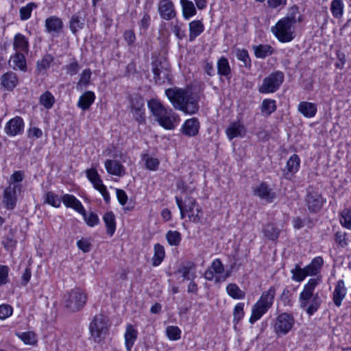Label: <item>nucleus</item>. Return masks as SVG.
<instances>
[{
    "mask_svg": "<svg viewBox=\"0 0 351 351\" xmlns=\"http://www.w3.org/2000/svg\"><path fill=\"white\" fill-rule=\"evenodd\" d=\"M199 122L197 118L187 119L182 126V133L187 136H195L199 132Z\"/></svg>",
    "mask_w": 351,
    "mask_h": 351,
    "instance_id": "14",
    "label": "nucleus"
},
{
    "mask_svg": "<svg viewBox=\"0 0 351 351\" xmlns=\"http://www.w3.org/2000/svg\"><path fill=\"white\" fill-rule=\"evenodd\" d=\"M275 295L276 289L274 287H271L267 291L262 293L258 302L269 309L274 303Z\"/></svg>",
    "mask_w": 351,
    "mask_h": 351,
    "instance_id": "27",
    "label": "nucleus"
},
{
    "mask_svg": "<svg viewBox=\"0 0 351 351\" xmlns=\"http://www.w3.org/2000/svg\"><path fill=\"white\" fill-rule=\"evenodd\" d=\"M217 74L230 80L232 77L231 68L228 59L226 57H221L217 62Z\"/></svg>",
    "mask_w": 351,
    "mask_h": 351,
    "instance_id": "26",
    "label": "nucleus"
},
{
    "mask_svg": "<svg viewBox=\"0 0 351 351\" xmlns=\"http://www.w3.org/2000/svg\"><path fill=\"white\" fill-rule=\"evenodd\" d=\"M292 274V279L296 282L302 281L307 276L304 268H301L298 265L291 271Z\"/></svg>",
    "mask_w": 351,
    "mask_h": 351,
    "instance_id": "50",
    "label": "nucleus"
},
{
    "mask_svg": "<svg viewBox=\"0 0 351 351\" xmlns=\"http://www.w3.org/2000/svg\"><path fill=\"white\" fill-rule=\"evenodd\" d=\"M166 239L170 245L178 246L180 243L182 237L178 231L169 230L166 234Z\"/></svg>",
    "mask_w": 351,
    "mask_h": 351,
    "instance_id": "47",
    "label": "nucleus"
},
{
    "mask_svg": "<svg viewBox=\"0 0 351 351\" xmlns=\"http://www.w3.org/2000/svg\"><path fill=\"white\" fill-rule=\"evenodd\" d=\"M230 140L237 136H242L245 133V126L239 121L232 123L226 130Z\"/></svg>",
    "mask_w": 351,
    "mask_h": 351,
    "instance_id": "23",
    "label": "nucleus"
},
{
    "mask_svg": "<svg viewBox=\"0 0 351 351\" xmlns=\"http://www.w3.org/2000/svg\"><path fill=\"white\" fill-rule=\"evenodd\" d=\"M9 64L14 70H20L25 72L27 64L25 53L16 52L9 60Z\"/></svg>",
    "mask_w": 351,
    "mask_h": 351,
    "instance_id": "16",
    "label": "nucleus"
},
{
    "mask_svg": "<svg viewBox=\"0 0 351 351\" xmlns=\"http://www.w3.org/2000/svg\"><path fill=\"white\" fill-rule=\"evenodd\" d=\"M161 66H164L161 61H156L155 62L152 63V72L154 74V80L155 82L158 84H161Z\"/></svg>",
    "mask_w": 351,
    "mask_h": 351,
    "instance_id": "58",
    "label": "nucleus"
},
{
    "mask_svg": "<svg viewBox=\"0 0 351 351\" xmlns=\"http://www.w3.org/2000/svg\"><path fill=\"white\" fill-rule=\"evenodd\" d=\"M36 8L37 5L33 2L29 3L25 6L21 7L19 10L20 19L22 21L29 19L31 17L32 10Z\"/></svg>",
    "mask_w": 351,
    "mask_h": 351,
    "instance_id": "45",
    "label": "nucleus"
},
{
    "mask_svg": "<svg viewBox=\"0 0 351 351\" xmlns=\"http://www.w3.org/2000/svg\"><path fill=\"white\" fill-rule=\"evenodd\" d=\"M158 12L160 18L167 21L176 16L174 5L171 0H160L158 5Z\"/></svg>",
    "mask_w": 351,
    "mask_h": 351,
    "instance_id": "9",
    "label": "nucleus"
},
{
    "mask_svg": "<svg viewBox=\"0 0 351 351\" xmlns=\"http://www.w3.org/2000/svg\"><path fill=\"white\" fill-rule=\"evenodd\" d=\"M228 294L234 299H243L245 293L238 285L234 283L229 284L226 287Z\"/></svg>",
    "mask_w": 351,
    "mask_h": 351,
    "instance_id": "42",
    "label": "nucleus"
},
{
    "mask_svg": "<svg viewBox=\"0 0 351 351\" xmlns=\"http://www.w3.org/2000/svg\"><path fill=\"white\" fill-rule=\"evenodd\" d=\"M298 111L306 118H312L317 113V105L308 101H301L298 108Z\"/></svg>",
    "mask_w": 351,
    "mask_h": 351,
    "instance_id": "24",
    "label": "nucleus"
},
{
    "mask_svg": "<svg viewBox=\"0 0 351 351\" xmlns=\"http://www.w3.org/2000/svg\"><path fill=\"white\" fill-rule=\"evenodd\" d=\"M335 241L341 247L348 245V234L345 232L338 231L335 234Z\"/></svg>",
    "mask_w": 351,
    "mask_h": 351,
    "instance_id": "59",
    "label": "nucleus"
},
{
    "mask_svg": "<svg viewBox=\"0 0 351 351\" xmlns=\"http://www.w3.org/2000/svg\"><path fill=\"white\" fill-rule=\"evenodd\" d=\"M19 80L16 74L12 71H8L1 77V84L7 90H12L18 84Z\"/></svg>",
    "mask_w": 351,
    "mask_h": 351,
    "instance_id": "15",
    "label": "nucleus"
},
{
    "mask_svg": "<svg viewBox=\"0 0 351 351\" xmlns=\"http://www.w3.org/2000/svg\"><path fill=\"white\" fill-rule=\"evenodd\" d=\"M62 198H60L58 195L52 191H49L46 193L45 202L50 204L51 206L58 208L60 206Z\"/></svg>",
    "mask_w": 351,
    "mask_h": 351,
    "instance_id": "49",
    "label": "nucleus"
},
{
    "mask_svg": "<svg viewBox=\"0 0 351 351\" xmlns=\"http://www.w3.org/2000/svg\"><path fill=\"white\" fill-rule=\"evenodd\" d=\"M13 47L16 52L28 53L29 42L27 38L22 34H16L14 38Z\"/></svg>",
    "mask_w": 351,
    "mask_h": 351,
    "instance_id": "18",
    "label": "nucleus"
},
{
    "mask_svg": "<svg viewBox=\"0 0 351 351\" xmlns=\"http://www.w3.org/2000/svg\"><path fill=\"white\" fill-rule=\"evenodd\" d=\"M91 71L89 69H84L80 75V78L77 84V88L82 89V86H86L90 83Z\"/></svg>",
    "mask_w": 351,
    "mask_h": 351,
    "instance_id": "51",
    "label": "nucleus"
},
{
    "mask_svg": "<svg viewBox=\"0 0 351 351\" xmlns=\"http://www.w3.org/2000/svg\"><path fill=\"white\" fill-rule=\"evenodd\" d=\"M197 205V202L192 197H186L183 201V206L187 213L191 214L194 211V207Z\"/></svg>",
    "mask_w": 351,
    "mask_h": 351,
    "instance_id": "60",
    "label": "nucleus"
},
{
    "mask_svg": "<svg viewBox=\"0 0 351 351\" xmlns=\"http://www.w3.org/2000/svg\"><path fill=\"white\" fill-rule=\"evenodd\" d=\"M95 99V93L93 91L87 90L80 97L77 106L84 111L87 110L94 103Z\"/></svg>",
    "mask_w": 351,
    "mask_h": 351,
    "instance_id": "22",
    "label": "nucleus"
},
{
    "mask_svg": "<svg viewBox=\"0 0 351 351\" xmlns=\"http://www.w3.org/2000/svg\"><path fill=\"white\" fill-rule=\"evenodd\" d=\"M80 213L83 215L84 219L86 222L87 225L90 227H93L97 225L99 222L98 215L93 212H90L88 215H87L86 210H84V213Z\"/></svg>",
    "mask_w": 351,
    "mask_h": 351,
    "instance_id": "56",
    "label": "nucleus"
},
{
    "mask_svg": "<svg viewBox=\"0 0 351 351\" xmlns=\"http://www.w3.org/2000/svg\"><path fill=\"white\" fill-rule=\"evenodd\" d=\"M159 124L167 130H173L175 128L174 121H176V117L173 112L167 113L157 119Z\"/></svg>",
    "mask_w": 351,
    "mask_h": 351,
    "instance_id": "33",
    "label": "nucleus"
},
{
    "mask_svg": "<svg viewBox=\"0 0 351 351\" xmlns=\"http://www.w3.org/2000/svg\"><path fill=\"white\" fill-rule=\"evenodd\" d=\"M87 295L80 288H75L66 292L63 297L64 307L71 312L80 311L86 304Z\"/></svg>",
    "mask_w": 351,
    "mask_h": 351,
    "instance_id": "3",
    "label": "nucleus"
},
{
    "mask_svg": "<svg viewBox=\"0 0 351 351\" xmlns=\"http://www.w3.org/2000/svg\"><path fill=\"white\" fill-rule=\"evenodd\" d=\"M297 14H298V8L294 5L290 8L287 16L280 19L274 26L271 27V32L280 42L289 43L294 39L295 35L293 25L302 20L300 15L297 18Z\"/></svg>",
    "mask_w": 351,
    "mask_h": 351,
    "instance_id": "2",
    "label": "nucleus"
},
{
    "mask_svg": "<svg viewBox=\"0 0 351 351\" xmlns=\"http://www.w3.org/2000/svg\"><path fill=\"white\" fill-rule=\"evenodd\" d=\"M16 189L20 190V185L10 182L9 186L5 188L3 193V202L6 207L9 209H12L16 205Z\"/></svg>",
    "mask_w": 351,
    "mask_h": 351,
    "instance_id": "12",
    "label": "nucleus"
},
{
    "mask_svg": "<svg viewBox=\"0 0 351 351\" xmlns=\"http://www.w3.org/2000/svg\"><path fill=\"white\" fill-rule=\"evenodd\" d=\"M276 101L273 99H264L261 105V112L266 116H269L272 112L276 111Z\"/></svg>",
    "mask_w": 351,
    "mask_h": 351,
    "instance_id": "44",
    "label": "nucleus"
},
{
    "mask_svg": "<svg viewBox=\"0 0 351 351\" xmlns=\"http://www.w3.org/2000/svg\"><path fill=\"white\" fill-rule=\"evenodd\" d=\"M79 69L80 66L75 59H74L69 64L66 66V73L71 75L77 74Z\"/></svg>",
    "mask_w": 351,
    "mask_h": 351,
    "instance_id": "64",
    "label": "nucleus"
},
{
    "mask_svg": "<svg viewBox=\"0 0 351 351\" xmlns=\"http://www.w3.org/2000/svg\"><path fill=\"white\" fill-rule=\"evenodd\" d=\"M314 295H315L303 290L300 295V306L302 308L307 307L309 304V300L313 298Z\"/></svg>",
    "mask_w": 351,
    "mask_h": 351,
    "instance_id": "61",
    "label": "nucleus"
},
{
    "mask_svg": "<svg viewBox=\"0 0 351 351\" xmlns=\"http://www.w3.org/2000/svg\"><path fill=\"white\" fill-rule=\"evenodd\" d=\"M16 335L25 344L35 345L37 343L36 335L32 331L16 332Z\"/></svg>",
    "mask_w": 351,
    "mask_h": 351,
    "instance_id": "41",
    "label": "nucleus"
},
{
    "mask_svg": "<svg viewBox=\"0 0 351 351\" xmlns=\"http://www.w3.org/2000/svg\"><path fill=\"white\" fill-rule=\"evenodd\" d=\"M103 220L107 228V234L110 237H112L116 230L115 217L114 213L112 211L106 213L103 217Z\"/></svg>",
    "mask_w": 351,
    "mask_h": 351,
    "instance_id": "32",
    "label": "nucleus"
},
{
    "mask_svg": "<svg viewBox=\"0 0 351 351\" xmlns=\"http://www.w3.org/2000/svg\"><path fill=\"white\" fill-rule=\"evenodd\" d=\"M142 160L145 162V168L149 171H157L159 167L160 160L145 153L142 154Z\"/></svg>",
    "mask_w": 351,
    "mask_h": 351,
    "instance_id": "35",
    "label": "nucleus"
},
{
    "mask_svg": "<svg viewBox=\"0 0 351 351\" xmlns=\"http://www.w3.org/2000/svg\"><path fill=\"white\" fill-rule=\"evenodd\" d=\"M138 332L132 324H128L125 332V344L128 351H131L135 341L137 339Z\"/></svg>",
    "mask_w": 351,
    "mask_h": 351,
    "instance_id": "28",
    "label": "nucleus"
},
{
    "mask_svg": "<svg viewBox=\"0 0 351 351\" xmlns=\"http://www.w3.org/2000/svg\"><path fill=\"white\" fill-rule=\"evenodd\" d=\"M86 176L89 181L93 184L94 188L97 191L101 189V187L106 186L103 184V182L95 169L91 168L86 170Z\"/></svg>",
    "mask_w": 351,
    "mask_h": 351,
    "instance_id": "31",
    "label": "nucleus"
},
{
    "mask_svg": "<svg viewBox=\"0 0 351 351\" xmlns=\"http://www.w3.org/2000/svg\"><path fill=\"white\" fill-rule=\"evenodd\" d=\"M344 3L343 0H332L330 4L332 15L335 19H341L343 14Z\"/></svg>",
    "mask_w": 351,
    "mask_h": 351,
    "instance_id": "37",
    "label": "nucleus"
},
{
    "mask_svg": "<svg viewBox=\"0 0 351 351\" xmlns=\"http://www.w3.org/2000/svg\"><path fill=\"white\" fill-rule=\"evenodd\" d=\"M105 167L109 174L123 176L125 171L124 167L117 160H106Z\"/></svg>",
    "mask_w": 351,
    "mask_h": 351,
    "instance_id": "21",
    "label": "nucleus"
},
{
    "mask_svg": "<svg viewBox=\"0 0 351 351\" xmlns=\"http://www.w3.org/2000/svg\"><path fill=\"white\" fill-rule=\"evenodd\" d=\"M165 95L175 109L186 114H195L199 110L198 98L187 90L173 87L165 90Z\"/></svg>",
    "mask_w": 351,
    "mask_h": 351,
    "instance_id": "1",
    "label": "nucleus"
},
{
    "mask_svg": "<svg viewBox=\"0 0 351 351\" xmlns=\"http://www.w3.org/2000/svg\"><path fill=\"white\" fill-rule=\"evenodd\" d=\"M9 267L6 265H0V286L8 282Z\"/></svg>",
    "mask_w": 351,
    "mask_h": 351,
    "instance_id": "63",
    "label": "nucleus"
},
{
    "mask_svg": "<svg viewBox=\"0 0 351 351\" xmlns=\"http://www.w3.org/2000/svg\"><path fill=\"white\" fill-rule=\"evenodd\" d=\"M189 40L193 42L204 30V25L199 20L193 21L189 25Z\"/></svg>",
    "mask_w": 351,
    "mask_h": 351,
    "instance_id": "29",
    "label": "nucleus"
},
{
    "mask_svg": "<svg viewBox=\"0 0 351 351\" xmlns=\"http://www.w3.org/2000/svg\"><path fill=\"white\" fill-rule=\"evenodd\" d=\"M236 56L238 60L243 63L244 66L247 68L251 66V60L246 49H237Z\"/></svg>",
    "mask_w": 351,
    "mask_h": 351,
    "instance_id": "53",
    "label": "nucleus"
},
{
    "mask_svg": "<svg viewBox=\"0 0 351 351\" xmlns=\"http://www.w3.org/2000/svg\"><path fill=\"white\" fill-rule=\"evenodd\" d=\"M182 6L183 16L188 20L196 14V10L192 1L189 0H180Z\"/></svg>",
    "mask_w": 351,
    "mask_h": 351,
    "instance_id": "38",
    "label": "nucleus"
},
{
    "mask_svg": "<svg viewBox=\"0 0 351 351\" xmlns=\"http://www.w3.org/2000/svg\"><path fill=\"white\" fill-rule=\"evenodd\" d=\"M24 129V122L21 117H15L7 122L5 132L8 136H16L22 134Z\"/></svg>",
    "mask_w": 351,
    "mask_h": 351,
    "instance_id": "11",
    "label": "nucleus"
},
{
    "mask_svg": "<svg viewBox=\"0 0 351 351\" xmlns=\"http://www.w3.org/2000/svg\"><path fill=\"white\" fill-rule=\"evenodd\" d=\"M347 293V289L343 280H339L333 291V302L335 304L339 307L341 305L342 300L344 299Z\"/></svg>",
    "mask_w": 351,
    "mask_h": 351,
    "instance_id": "20",
    "label": "nucleus"
},
{
    "mask_svg": "<svg viewBox=\"0 0 351 351\" xmlns=\"http://www.w3.org/2000/svg\"><path fill=\"white\" fill-rule=\"evenodd\" d=\"M46 32L48 33H60L63 28V22L61 19L56 16L48 17L45 20Z\"/></svg>",
    "mask_w": 351,
    "mask_h": 351,
    "instance_id": "19",
    "label": "nucleus"
},
{
    "mask_svg": "<svg viewBox=\"0 0 351 351\" xmlns=\"http://www.w3.org/2000/svg\"><path fill=\"white\" fill-rule=\"evenodd\" d=\"M54 58L51 54H45L42 60L37 62V69L40 72L49 68Z\"/></svg>",
    "mask_w": 351,
    "mask_h": 351,
    "instance_id": "48",
    "label": "nucleus"
},
{
    "mask_svg": "<svg viewBox=\"0 0 351 351\" xmlns=\"http://www.w3.org/2000/svg\"><path fill=\"white\" fill-rule=\"evenodd\" d=\"M340 222L341 225L348 228L351 229V210L345 208L341 213Z\"/></svg>",
    "mask_w": 351,
    "mask_h": 351,
    "instance_id": "57",
    "label": "nucleus"
},
{
    "mask_svg": "<svg viewBox=\"0 0 351 351\" xmlns=\"http://www.w3.org/2000/svg\"><path fill=\"white\" fill-rule=\"evenodd\" d=\"M323 258L320 256L314 258L310 264L306 266L304 270L307 276H315L323 265Z\"/></svg>",
    "mask_w": 351,
    "mask_h": 351,
    "instance_id": "30",
    "label": "nucleus"
},
{
    "mask_svg": "<svg viewBox=\"0 0 351 351\" xmlns=\"http://www.w3.org/2000/svg\"><path fill=\"white\" fill-rule=\"evenodd\" d=\"M321 304V300L317 294L309 300V304L304 309L309 315H313L319 308Z\"/></svg>",
    "mask_w": 351,
    "mask_h": 351,
    "instance_id": "43",
    "label": "nucleus"
},
{
    "mask_svg": "<svg viewBox=\"0 0 351 351\" xmlns=\"http://www.w3.org/2000/svg\"><path fill=\"white\" fill-rule=\"evenodd\" d=\"M244 304L238 303L234 308L233 311V322L237 324L244 317Z\"/></svg>",
    "mask_w": 351,
    "mask_h": 351,
    "instance_id": "55",
    "label": "nucleus"
},
{
    "mask_svg": "<svg viewBox=\"0 0 351 351\" xmlns=\"http://www.w3.org/2000/svg\"><path fill=\"white\" fill-rule=\"evenodd\" d=\"M181 330L178 326H169L166 328V335L171 341H176L180 339Z\"/></svg>",
    "mask_w": 351,
    "mask_h": 351,
    "instance_id": "54",
    "label": "nucleus"
},
{
    "mask_svg": "<svg viewBox=\"0 0 351 351\" xmlns=\"http://www.w3.org/2000/svg\"><path fill=\"white\" fill-rule=\"evenodd\" d=\"M305 202L308 211L317 213L322 209L326 199L316 191H308L306 195Z\"/></svg>",
    "mask_w": 351,
    "mask_h": 351,
    "instance_id": "8",
    "label": "nucleus"
},
{
    "mask_svg": "<svg viewBox=\"0 0 351 351\" xmlns=\"http://www.w3.org/2000/svg\"><path fill=\"white\" fill-rule=\"evenodd\" d=\"M144 99L138 95H134L130 99V108L133 117L138 123H145Z\"/></svg>",
    "mask_w": 351,
    "mask_h": 351,
    "instance_id": "7",
    "label": "nucleus"
},
{
    "mask_svg": "<svg viewBox=\"0 0 351 351\" xmlns=\"http://www.w3.org/2000/svg\"><path fill=\"white\" fill-rule=\"evenodd\" d=\"M13 308L9 304L0 305V319H5L12 315Z\"/></svg>",
    "mask_w": 351,
    "mask_h": 351,
    "instance_id": "62",
    "label": "nucleus"
},
{
    "mask_svg": "<svg viewBox=\"0 0 351 351\" xmlns=\"http://www.w3.org/2000/svg\"><path fill=\"white\" fill-rule=\"evenodd\" d=\"M62 202L66 207L72 208L79 213L84 212L82 203L73 195H64L62 197Z\"/></svg>",
    "mask_w": 351,
    "mask_h": 351,
    "instance_id": "25",
    "label": "nucleus"
},
{
    "mask_svg": "<svg viewBox=\"0 0 351 351\" xmlns=\"http://www.w3.org/2000/svg\"><path fill=\"white\" fill-rule=\"evenodd\" d=\"M265 237L269 240L274 241L279 237L280 230L273 223H267L263 228Z\"/></svg>",
    "mask_w": 351,
    "mask_h": 351,
    "instance_id": "39",
    "label": "nucleus"
},
{
    "mask_svg": "<svg viewBox=\"0 0 351 351\" xmlns=\"http://www.w3.org/2000/svg\"><path fill=\"white\" fill-rule=\"evenodd\" d=\"M254 194L267 203H271L276 197V194L265 182H261L254 189Z\"/></svg>",
    "mask_w": 351,
    "mask_h": 351,
    "instance_id": "10",
    "label": "nucleus"
},
{
    "mask_svg": "<svg viewBox=\"0 0 351 351\" xmlns=\"http://www.w3.org/2000/svg\"><path fill=\"white\" fill-rule=\"evenodd\" d=\"M284 81V74L281 71H276L266 77L259 87L261 93H271L276 92Z\"/></svg>",
    "mask_w": 351,
    "mask_h": 351,
    "instance_id": "4",
    "label": "nucleus"
},
{
    "mask_svg": "<svg viewBox=\"0 0 351 351\" xmlns=\"http://www.w3.org/2000/svg\"><path fill=\"white\" fill-rule=\"evenodd\" d=\"M295 319L291 314L282 313L278 315L274 324V331L278 337L287 335L293 327Z\"/></svg>",
    "mask_w": 351,
    "mask_h": 351,
    "instance_id": "5",
    "label": "nucleus"
},
{
    "mask_svg": "<svg viewBox=\"0 0 351 351\" xmlns=\"http://www.w3.org/2000/svg\"><path fill=\"white\" fill-rule=\"evenodd\" d=\"M40 102L46 108L49 109L55 102L54 97L50 92L47 91L40 96Z\"/></svg>",
    "mask_w": 351,
    "mask_h": 351,
    "instance_id": "52",
    "label": "nucleus"
},
{
    "mask_svg": "<svg viewBox=\"0 0 351 351\" xmlns=\"http://www.w3.org/2000/svg\"><path fill=\"white\" fill-rule=\"evenodd\" d=\"M148 108L154 116L158 119L167 113L172 112V109L166 108L157 99H151L147 104Z\"/></svg>",
    "mask_w": 351,
    "mask_h": 351,
    "instance_id": "17",
    "label": "nucleus"
},
{
    "mask_svg": "<svg viewBox=\"0 0 351 351\" xmlns=\"http://www.w3.org/2000/svg\"><path fill=\"white\" fill-rule=\"evenodd\" d=\"M165 256L164 247L156 243L154 245V254L152 258V265L154 266H158L163 261Z\"/></svg>",
    "mask_w": 351,
    "mask_h": 351,
    "instance_id": "40",
    "label": "nucleus"
},
{
    "mask_svg": "<svg viewBox=\"0 0 351 351\" xmlns=\"http://www.w3.org/2000/svg\"><path fill=\"white\" fill-rule=\"evenodd\" d=\"M269 309L265 307L263 305L259 304L258 302L253 306L252 310V315L250 317V322L254 324L261 317L267 313Z\"/></svg>",
    "mask_w": 351,
    "mask_h": 351,
    "instance_id": "34",
    "label": "nucleus"
},
{
    "mask_svg": "<svg viewBox=\"0 0 351 351\" xmlns=\"http://www.w3.org/2000/svg\"><path fill=\"white\" fill-rule=\"evenodd\" d=\"M254 54L258 58H265L274 53V49L269 45H259L254 47Z\"/></svg>",
    "mask_w": 351,
    "mask_h": 351,
    "instance_id": "36",
    "label": "nucleus"
},
{
    "mask_svg": "<svg viewBox=\"0 0 351 351\" xmlns=\"http://www.w3.org/2000/svg\"><path fill=\"white\" fill-rule=\"evenodd\" d=\"M300 159L297 154H293L289 158L286 164V169H284V176L287 180H290L299 169Z\"/></svg>",
    "mask_w": 351,
    "mask_h": 351,
    "instance_id": "13",
    "label": "nucleus"
},
{
    "mask_svg": "<svg viewBox=\"0 0 351 351\" xmlns=\"http://www.w3.org/2000/svg\"><path fill=\"white\" fill-rule=\"evenodd\" d=\"M108 328L106 317L102 315H96L89 326L91 336L95 342L100 341L104 337Z\"/></svg>",
    "mask_w": 351,
    "mask_h": 351,
    "instance_id": "6",
    "label": "nucleus"
},
{
    "mask_svg": "<svg viewBox=\"0 0 351 351\" xmlns=\"http://www.w3.org/2000/svg\"><path fill=\"white\" fill-rule=\"evenodd\" d=\"M84 22L81 20L80 17L74 14L71 16L69 22V28L73 34H76L77 31L84 27Z\"/></svg>",
    "mask_w": 351,
    "mask_h": 351,
    "instance_id": "46",
    "label": "nucleus"
}]
</instances>
